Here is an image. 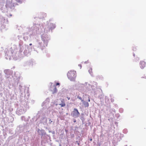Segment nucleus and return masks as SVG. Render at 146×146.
Listing matches in <instances>:
<instances>
[{"mask_svg":"<svg viewBox=\"0 0 146 146\" xmlns=\"http://www.w3.org/2000/svg\"><path fill=\"white\" fill-rule=\"evenodd\" d=\"M67 76L68 78L71 80H75L76 77V72L74 71H70L67 73Z\"/></svg>","mask_w":146,"mask_h":146,"instance_id":"f257e3e1","label":"nucleus"},{"mask_svg":"<svg viewBox=\"0 0 146 146\" xmlns=\"http://www.w3.org/2000/svg\"><path fill=\"white\" fill-rule=\"evenodd\" d=\"M71 115L73 117H77L79 116L80 113L77 109L74 108L71 113Z\"/></svg>","mask_w":146,"mask_h":146,"instance_id":"f03ea898","label":"nucleus"},{"mask_svg":"<svg viewBox=\"0 0 146 146\" xmlns=\"http://www.w3.org/2000/svg\"><path fill=\"white\" fill-rule=\"evenodd\" d=\"M140 66L141 69L144 68L146 66L145 62L143 61H141L140 62Z\"/></svg>","mask_w":146,"mask_h":146,"instance_id":"7ed1b4c3","label":"nucleus"},{"mask_svg":"<svg viewBox=\"0 0 146 146\" xmlns=\"http://www.w3.org/2000/svg\"><path fill=\"white\" fill-rule=\"evenodd\" d=\"M61 103L59 104L61 106V107H64L65 106V103L64 102V100L63 99H60Z\"/></svg>","mask_w":146,"mask_h":146,"instance_id":"20e7f679","label":"nucleus"},{"mask_svg":"<svg viewBox=\"0 0 146 146\" xmlns=\"http://www.w3.org/2000/svg\"><path fill=\"white\" fill-rule=\"evenodd\" d=\"M51 91H52V93L53 94H54L57 92V90L56 86H54L53 90L51 89Z\"/></svg>","mask_w":146,"mask_h":146,"instance_id":"39448f33","label":"nucleus"},{"mask_svg":"<svg viewBox=\"0 0 146 146\" xmlns=\"http://www.w3.org/2000/svg\"><path fill=\"white\" fill-rule=\"evenodd\" d=\"M83 104L85 107H88L89 105L88 103L85 102H84Z\"/></svg>","mask_w":146,"mask_h":146,"instance_id":"423d86ee","label":"nucleus"},{"mask_svg":"<svg viewBox=\"0 0 146 146\" xmlns=\"http://www.w3.org/2000/svg\"><path fill=\"white\" fill-rule=\"evenodd\" d=\"M92 68H90V69L89 70V72L90 74H91V73H92Z\"/></svg>","mask_w":146,"mask_h":146,"instance_id":"0eeeda50","label":"nucleus"},{"mask_svg":"<svg viewBox=\"0 0 146 146\" xmlns=\"http://www.w3.org/2000/svg\"><path fill=\"white\" fill-rule=\"evenodd\" d=\"M78 98H79V99L81 100L82 102H83V100H82V99L80 97L78 96Z\"/></svg>","mask_w":146,"mask_h":146,"instance_id":"6e6552de","label":"nucleus"},{"mask_svg":"<svg viewBox=\"0 0 146 146\" xmlns=\"http://www.w3.org/2000/svg\"><path fill=\"white\" fill-rule=\"evenodd\" d=\"M78 66L80 67V69H81L82 68V65L81 64H79Z\"/></svg>","mask_w":146,"mask_h":146,"instance_id":"1a4fd4ad","label":"nucleus"},{"mask_svg":"<svg viewBox=\"0 0 146 146\" xmlns=\"http://www.w3.org/2000/svg\"><path fill=\"white\" fill-rule=\"evenodd\" d=\"M17 2L19 3L21 2V0H16Z\"/></svg>","mask_w":146,"mask_h":146,"instance_id":"9d476101","label":"nucleus"},{"mask_svg":"<svg viewBox=\"0 0 146 146\" xmlns=\"http://www.w3.org/2000/svg\"><path fill=\"white\" fill-rule=\"evenodd\" d=\"M60 85V83H57L56 84V86L59 85Z\"/></svg>","mask_w":146,"mask_h":146,"instance_id":"9b49d317","label":"nucleus"},{"mask_svg":"<svg viewBox=\"0 0 146 146\" xmlns=\"http://www.w3.org/2000/svg\"><path fill=\"white\" fill-rule=\"evenodd\" d=\"M88 101L89 102H90V98L89 97H88Z\"/></svg>","mask_w":146,"mask_h":146,"instance_id":"f8f14e48","label":"nucleus"},{"mask_svg":"<svg viewBox=\"0 0 146 146\" xmlns=\"http://www.w3.org/2000/svg\"><path fill=\"white\" fill-rule=\"evenodd\" d=\"M76 122V120H74V122L75 123V122Z\"/></svg>","mask_w":146,"mask_h":146,"instance_id":"ddd939ff","label":"nucleus"},{"mask_svg":"<svg viewBox=\"0 0 146 146\" xmlns=\"http://www.w3.org/2000/svg\"><path fill=\"white\" fill-rule=\"evenodd\" d=\"M90 141H92V139H90Z\"/></svg>","mask_w":146,"mask_h":146,"instance_id":"4468645a","label":"nucleus"},{"mask_svg":"<svg viewBox=\"0 0 146 146\" xmlns=\"http://www.w3.org/2000/svg\"><path fill=\"white\" fill-rule=\"evenodd\" d=\"M32 45V44L31 43H30L29 44V45H30V46H31V45Z\"/></svg>","mask_w":146,"mask_h":146,"instance_id":"2eb2a0df","label":"nucleus"},{"mask_svg":"<svg viewBox=\"0 0 146 146\" xmlns=\"http://www.w3.org/2000/svg\"><path fill=\"white\" fill-rule=\"evenodd\" d=\"M133 56H135V54H133Z\"/></svg>","mask_w":146,"mask_h":146,"instance_id":"dca6fc26","label":"nucleus"},{"mask_svg":"<svg viewBox=\"0 0 146 146\" xmlns=\"http://www.w3.org/2000/svg\"><path fill=\"white\" fill-rule=\"evenodd\" d=\"M70 99V98H68V100H69V99Z\"/></svg>","mask_w":146,"mask_h":146,"instance_id":"f3484780","label":"nucleus"}]
</instances>
